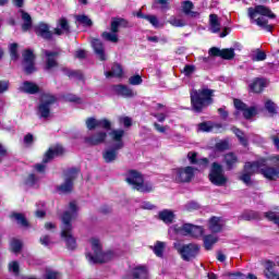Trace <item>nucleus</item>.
<instances>
[{
  "instance_id": "1",
  "label": "nucleus",
  "mask_w": 279,
  "mask_h": 279,
  "mask_svg": "<svg viewBox=\"0 0 279 279\" xmlns=\"http://www.w3.org/2000/svg\"><path fill=\"white\" fill-rule=\"evenodd\" d=\"M77 203L70 202L68 209L61 216V239L65 243L66 250L74 252L77 250V240L73 236V221L77 218Z\"/></svg>"
},
{
  "instance_id": "2",
  "label": "nucleus",
  "mask_w": 279,
  "mask_h": 279,
  "mask_svg": "<svg viewBox=\"0 0 279 279\" xmlns=\"http://www.w3.org/2000/svg\"><path fill=\"white\" fill-rule=\"evenodd\" d=\"M267 16L268 19H276V14L271 12V10L265 5H256L255 8H248V19L251 23H256L258 27L265 29L266 32H271L274 26L269 24L267 19L263 17Z\"/></svg>"
},
{
  "instance_id": "3",
  "label": "nucleus",
  "mask_w": 279,
  "mask_h": 279,
  "mask_svg": "<svg viewBox=\"0 0 279 279\" xmlns=\"http://www.w3.org/2000/svg\"><path fill=\"white\" fill-rule=\"evenodd\" d=\"M215 90L208 87H202L201 89H193L191 92V104L194 112H202L204 108L213 104V97Z\"/></svg>"
},
{
  "instance_id": "4",
  "label": "nucleus",
  "mask_w": 279,
  "mask_h": 279,
  "mask_svg": "<svg viewBox=\"0 0 279 279\" xmlns=\"http://www.w3.org/2000/svg\"><path fill=\"white\" fill-rule=\"evenodd\" d=\"M89 245L92 246L93 253H86V258L92 265H97V263H108V260L114 258V253L112 251L104 253L101 241L99 239H89Z\"/></svg>"
},
{
  "instance_id": "5",
  "label": "nucleus",
  "mask_w": 279,
  "mask_h": 279,
  "mask_svg": "<svg viewBox=\"0 0 279 279\" xmlns=\"http://www.w3.org/2000/svg\"><path fill=\"white\" fill-rule=\"evenodd\" d=\"M54 101L56 96L51 94H44L37 107V116L40 119H49V117H51V106H53Z\"/></svg>"
},
{
  "instance_id": "6",
  "label": "nucleus",
  "mask_w": 279,
  "mask_h": 279,
  "mask_svg": "<svg viewBox=\"0 0 279 279\" xmlns=\"http://www.w3.org/2000/svg\"><path fill=\"white\" fill-rule=\"evenodd\" d=\"M209 180L215 186H226V184H228V177H226L223 172V167L218 162L211 165Z\"/></svg>"
},
{
  "instance_id": "7",
  "label": "nucleus",
  "mask_w": 279,
  "mask_h": 279,
  "mask_svg": "<svg viewBox=\"0 0 279 279\" xmlns=\"http://www.w3.org/2000/svg\"><path fill=\"white\" fill-rule=\"evenodd\" d=\"M62 154H64V148L60 145L49 148L44 156L43 163L35 165V169L38 171V173H45L47 162H50V160H53V158L57 156H62Z\"/></svg>"
},
{
  "instance_id": "8",
  "label": "nucleus",
  "mask_w": 279,
  "mask_h": 279,
  "mask_svg": "<svg viewBox=\"0 0 279 279\" xmlns=\"http://www.w3.org/2000/svg\"><path fill=\"white\" fill-rule=\"evenodd\" d=\"M174 247L179 252L183 260H193V258H196L197 254H199V245L195 243L183 245L175 244Z\"/></svg>"
},
{
  "instance_id": "9",
  "label": "nucleus",
  "mask_w": 279,
  "mask_h": 279,
  "mask_svg": "<svg viewBox=\"0 0 279 279\" xmlns=\"http://www.w3.org/2000/svg\"><path fill=\"white\" fill-rule=\"evenodd\" d=\"M195 177V169L191 166L172 170V179L175 182H191Z\"/></svg>"
},
{
  "instance_id": "10",
  "label": "nucleus",
  "mask_w": 279,
  "mask_h": 279,
  "mask_svg": "<svg viewBox=\"0 0 279 279\" xmlns=\"http://www.w3.org/2000/svg\"><path fill=\"white\" fill-rule=\"evenodd\" d=\"M80 170L72 168L64 172V182L58 186L60 193H71L73 191V180L77 178Z\"/></svg>"
},
{
  "instance_id": "11",
  "label": "nucleus",
  "mask_w": 279,
  "mask_h": 279,
  "mask_svg": "<svg viewBox=\"0 0 279 279\" xmlns=\"http://www.w3.org/2000/svg\"><path fill=\"white\" fill-rule=\"evenodd\" d=\"M175 232L178 234H183V236H193L194 239H198V236L204 234V229L191 223H185L181 228H177Z\"/></svg>"
},
{
  "instance_id": "12",
  "label": "nucleus",
  "mask_w": 279,
  "mask_h": 279,
  "mask_svg": "<svg viewBox=\"0 0 279 279\" xmlns=\"http://www.w3.org/2000/svg\"><path fill=\"white\" fill-rule=\"evenodd\" d=\"M254 173H258V165L255 162H246L244 165V171L242 173V175L240 177V180L242 182H244V184H246L247 186H250V184H252V175H254Z\"/></svg>"
},
{
  "instance_id": "13",
  "label": "nucleus",
  "mask_w": 279,
  "mask_h": 279,
  "mask_svg": "<svg viewBox=\"0 0 279 279\" xmlns=\"http://www.w3.org/2000/svg\"><path fill=\"white\" fill-rule=\"evenodd\" d=\"M125 182L133 191H141V173L138 171H128L125 173Z\"/></svg>"
},
{
  "instance_id": "14",
  "label": "nucleus",
  "mask_w": 279,
  "mask_h": 279,
  "mask_svg": "<svg viewBox=\"0 0 279 279\" xmlns=\"http://www.w3.org/2000/svg\"><path fill=\"white\" fill-rule=\"evenodd\" d=\"M85 124L89 131H93L96 128H102L104 130H110V128H112V123L108 119L97 120L95 118H88Z\"/></svg>"
},
{
  "instance_id": "15",
  "label": "nucleus",
  "mask_w": 279,
  "mask_h": 279,
  "mask_svg": "<svg viewBox=\"0 0 279 279\" xmlns=\"http://www.w3.org/2000/svg\"><path fill=\"white\" fill-rule=\"evenodd\" d=\"M123 136H125V131L121 129H114L109 133V137L113 143L112 146L116 147V149H123L124 147Z\"/></svg>"
},
{
  "instance_id": "16",
  "label": "nucleus",
  "mask_w": 279,
  "mask_h": 279,
  "mask_svg": "<svg viewBox=\"0 0 279 279\" xmlns=\"http://www.w3.org/2000/svg\"><path fill=\"white\" fill-rule=\"evenodd\" d=\"M24 58V71L29 75L31 73H34L36 71V68L34 66V52L32 50H25L23 53Z\"/></svg>"
},
{
  "instance_id": "17",
  "label": "nucleus",
  "mask_w": 279,
  "mask_h": 279,
  "mask_svg": "<svg viewBox=\"0 0 279 279\" xmlns=\"http://www.w3.org/2000/svg\"><path fill=\"white\" fill-rule=\"evenodd\" d=\"M108 133H106L105 131H98L93 135L85 137V143H87L88 145H101L102 143H106Z\"/></svg>"
},
{
  "instance_id": "18",
  "label": "nucleus",
  "mask_w": 279,
  "mask_h": 279,
  "mask_svg": "<svg viewBox=\"0 0 279 279\" xmlns=\"http://www.w3.org/2000/svg\"><path fill=\"white\" fill-rule=\"evenodd\" d=\"M197 132H223V125L213 122H202L197 125Z\"/></svg>"
},
{
  "instance_id": "19",
  "label": "nucleus",
  "mask_w": 279,
  "mask_h": 279,
  "mask_svg": "<svg viewBox=\"0 0 279 279\" xmlns=\"http://www.w3.org/2000/svg\"><path fill=\"white\" fill-rule=\"evenodd\" d=\"M43 53L46 56V71H51V69H56V66H58V52L44 50Z\"/></svg>"
},
{
  "instance_id": "20",
  "label": "nucleus",
  "mask_w": 279,
  "mask_h": 279,
  "mask_svg": "<svg viewBox=\"0 0 279 279\" xmlns=\"http://www.w3.org/2000/svg\"><path fill=\"white\" fill-rule=\"evenodd\" d=\"M269 86V81L267 78H255L250 84V88L253 93H263L265 88Z\"/></svg>"
},
{
  "instance_id": "21",
  "label": "nucleus",
  "mask_w": 279,
  "mask_h": 279,
  "mask_svg": "<svg viewBox=\"0 0 279 279\" xmlns=\"http://www.w3.org/2000/svg\"><path fill=\"white\" fill-rule=\"evenodd\" d=\"M119 149L116 146H112V148H106L102 151V158L105 160V162L110 163V162H114V160H117V158H119Z\"/></svg>"
},
{
  "instance_id": "22",
  "label": "nucleus",
  "mask_w": 279,
  "mask_h": 279,
  "mask_svg": "<svg viewBox=\"0 0 279 279\" xmlns=\"http://www.w3.org/2000/svg\"><path fill=\"white\" fill-rule=\"evenodd\" d=\"M187 159L190 160L191 165H197L201 169H206L208 167V158H201L197 159V153L190 151L187 154Z\"/></svg>"
},
{
  "instance_id": "23",
  "label": "nucleus",
  "mask_w": 279,
  "mask_h": 279,
  "mask_svg": "<svg viewBox=\"0 0 279 279\" xmlns=\"http://www.w3.org/2000/svg\"><path fill=\"white\" fill-rule=\"evenodd\" d=\"M54 34L57 36H62V34H71V26L69 25V21L66 19L59 20L57 27L54 28Z\"/></svg>"
},
{
  "instance_id": "24",
  "label": "nucleus",
  "mask_w": 279,
  "mask_h": 279,
  "mask_svg": "<svg viewBox=\"0 0 279 279\" xmlns=\"http://www.w3.org/2000/svg\"><path fill=\"white\" fill-rule=\"evenodd\" d=\"M209 31L211 34H219V32H221V22L217 14L209 15Z\"/></svg>"
},
{
  "instance_id": "25",
  "label": "nucleus",
  "mask_w": 279,
  "mask_h": 279,
  "mask_svg": "<svg viewBox=\"0 0 279 279\" xmlns=\"http://www.w3.org/2000/svg\"><path fill=\"white\" fill-rule=\"evenodd\" d=\"M92 47L99 60H106V52L104 50V44L99 39L92 40Z\"/></svg>"
},
{
  "instance_id": "26",
  "label": "nucleus",
  "mask_w": 279,
  "mask_h": 279,
  "mask_svg": "<svg viewBox=\"0 0 279 279\" xmlns=\"http://www.w3.org/2000/svg\"><path fill=\"white\" fill-rule=\"evenodd\" d=\"M35 32L37 34V36H41V38H45L46 40L51 39V32L49 31V25L45 24V23H40L39 25H37L35 27Z\"/></svg>"
},
{
  "instance_id": "27",
  "label": "nucleus",
  "mask_w": 279,
  "mask_h": 279,
  "mask_svg": "<svg viewBox=\"0 0 279 279\" xmlns=\"http://www.w3.org/2000/svg\"><path fill=\"white\" fill-rule=\"evenodd\" d=\"M264 275L267 279L278 278V272H276V264L274 262H266Z\"/></svg>"
},
{
  "instance_id": "28",
  "label": "nucleus",
  "mask_w": 279,
  "mask_h": 279,
  "mask_svg": "<svg viewBox=\"0 0 279 279\" xmlns=\"http://www.w3.org/2000/svg\"><path fill=\"white\" fill-rule=\"evenodd\" d=\"M158 217L160 221H163V223H173V220L175 219V214L171 211L170 209H163L159 211Z\"/></svg>"
},
{
  "instance_id": "29",
  "label": "nucleus",
  "mask_w": 279,
  "mask_h": 279,
  "mask_svg": "<svg viewBox=\"0 0 279 279\" xmlns=\"http://www.w3.org/2000/svg\"><path fill=\"white\" fill-rule=\"evenodd\" d=\"M223 162L227 169L230 171L233 167H236V162H239V158L234 153H228L225 155Z\"/></svg>"
},
{
  "instance_id": "30",
  "label": "nucleus",
  "mask_w": 279,
  "mask_h": 279,
  "mask_svg": "<svg viewBox=\"0 0 279 279\" xmlns=\"http://www.w3.org/2000/svg\"><path fill=\"white\" fill-rule=\"evenodd\" d=\"M223 228V220L219 217H213L209 220V230L211 232H221Z\"/></svg>"
},
{
  "instance_id": "31",
  "label": "nucleus",
  "mask_w": 279,
  "mask_h": 279,
  "mask_svg": "<svg viewBox=\"0 0 279 279\" xmlns=\"http://www.w3.org/2000/svg\"><path fill=\"white\" fill-rule=\"evenodd\" d=\"M113 90L117 95H121V97H134V92L125 85H116Z\"/></svg>"
},
{
  "instance_id": "32",
  "label": "nucleus",
  "mask_w": 279,
  "mask_h": 279,
  "mask_svg": "<svg viewBox=\"0 0 279 279\" xmlns=\"http://www.w3.org/2000/svg\"><path fill=\"white\" fill-rule=\"evenodd\" d=\"M20 90H22L23 93H28L29 95H35V93H38L39 87L35 83L26 81L20 87Z\"/></svg>"
},
{
  "instance_id": "33",
  "label": "nucleus",
  "mask_w": 279,
  "mask_h": 279,
  "mask_svg": "<svg viewBox=\"0 0 279 279\" xmlns=\"http://www.w3.org/2000/svg\"><path fill=\"white\" fill-rule=\"evenodd\" d=\"M182 10L186 16H191L192 19H197L199 16L198 12L192 11L193 10V2L191 1H185L182 4Z\"/></svg>"
},
{
  "instance_id": "34",
  "label": "nucleus",
  "mask_w": 279,
  "mask_h": 279,
  "mask_svg": "<svg viewBox=\"0 0 279 279\" xmlns=\"http://www.w3.org/2000/svg\"><path fill=\"white\" fill-rule=\"evenodd\" d=\"M141 19H145V21H148V23H150V25H153V27H155V29H160L162 27H165V24L160 23V21H158V17L156 15H141Z\"/></svg>"
},
{
  "instance_id": "35",
  "label": "nucleus",
  "mask_w": 279,
  "mask_h": 279,
  "mask_svg": "<svg viewBox=\"0 0 279 279\" xmlns=\"http://www.w3.org/2000/svg\"><path fill=\"white\" fill-rule=\"evenodd\" d=\"M106 77H121L123 69L119 64H114L110 72L105 73Z\"/></svg>"
},
{
  "instance_id": "36",
  "label": "nucleus",
  "mask_w": 279,
  "mask_h": 279,
  "mask_svg": "<svg viewBox=\"0 0 279 279\" xmlns=\"http://www.w3.org/2000/svg\"><path fill=\"white\" fill-rule=\"evenodd\" d=\"M154 191V184L147 179H141V193H151Z\"/></svg>"
},
{
  "instance_id": "37",
  "label": "nucleus",
  "mask_w": 279,
  "mask_h": 279,
  "mask_svg": "<svg viewBox=\"0 0 279 279\" xmlns=\"http://www.w3.org/2000/svg\"><path fill=\"white\" fill-rule=\"evenodd\" d=\"M21 14H22V21H24L22 25V29L23 32H27V29L32 28V16L24 11H21Z\"/></svg>"
},
{
  "instance_id": "38",
  "label": "nucleus",
  "mask_w": 279,
  "mask_h": 279,
  "mask_svg": "<svg viewBox=\"0 0 279 279\" xmlns=\"http://www.w3.org/2000/svg\"><path fill=\"white\" fill-rule=\"evenodd\" d=\"M168 23L172 25V27H186V21L178 16H171L168 20Z\"/></svg>"
},
{
  "instance_id": "39",
  "label": "nucleus",
  "mask_w": 279,
  "mask_h": 279,
  "mask_svg": "<svg viewBox=\"0 0 279 279\" xmlns=\"http://www.w3.org/2000/svg\"><path fill=\"white\" fill-rule=\"evenodd\" d=\"M219 241V238L217 235H206L204 238V246L205 250H213V245Z\"/></svg>"
},
{
  "instance_id": "40",
  "label": "nucleus",
  "mask_w": 279,
  "mask_h": 279,
  "mask_svg": "<svg viewBox=\"0 0 279 279\" xmlns=\"http://www.w3.org/2000/svg\"><path fill=\"white\" fill-rule=\"evenodd\" d=\"M251 60H253V62H263L267 60V54L265 53V51H260L259 49H257L252 53Z\"/></svg>"
},
{
  "instance_id": "41",
  "label": "nucleus",
  "mask_w": 279,
  "mask_h": 279,
  "mask_svg": "<svg viewBox=\"0 0 279 279\" xmlns=\"http://www.w3.org/2000/svg\"><path fill=\"white\" fill-rule=\"evenodd\" d=\"M231 130L233 134H235V136L239 138L241 145H243L244 147H247V138L243 136V132L234 126Z\"/></svg>"
},
{
  "instance_id": "42",
  "label": "nucleus",
  "mask_w": 279,
  "mask_h": 279,
  "mask_svg": "<svg viewBox=\"0 0 279 279\" xmlns=\"http://www.w3.org/2000/svg\"><path fill=\"white\" fill-rule=\"evenodd\" d=\"M12 217L23 228H27V226H29V222H27V219H25V216H23V214H13Z\"/></svg>"
},
{
  "instance_id": "43",
  "label": "nucleus",
  "mask_w": 279,
  "mask_h": 279,
  "mask_svg": "<svg viewBox=\"0 0 279 279\" xmlns=\"http://www.w3.org/2000/svg\"><path fill=\"white\" fill-rule=\"evenodd\" d=\"M122 25H125V20L117 19L111 22V32L113 34H117L119 32V28L122 27Z\"/></svg>"
},
{
  "instance_id": "44",
  "label": "nucleus",
  "mask_w": 279,
  "mask_h": 279,
  "mask_svg": "<svg viewBox=\"0 0 279 279\" xmlns=\"http://www.w3.org/2000/svg\"><path fill=\"white\" fill-rule=\"evenodd\" d=\"M220 58H223V60H232V58H234V49H222L220 52Z\"/></svg>"
},
{
  "instance_id": "45",
  "label": "nucleus",
  "mask_w": 279,
  "mask_h": 279,
  "mask_svg": "<svg viewBox=\"0 0 279 279\" xmlns=\"http://www.w3.org/2000/svg\"><path fill=\"white\" fill-rule=\"evenodd\" d=\"M154 253L162 258V254L165 253V242H157L154 246Z\"/></svg>"
},
{
  "instance_id": "46",
  "label": "nucleus",
  "mask_w": 279,
  "mask_h": 279,
  "mask_svg": "<svg viewBox=\"0 0 279 279\" xmlns=\"http://www.w3.org/2000/svg\"><path fill=\"white\" fill-rule=\"evenodd\" d=\"M265 217L269 221H274V223L279 227V215L277 211H268L265 214Z\"/></svg>"
},
{
  "instance_id": "47",
  "label": "nucleus",
  "mask_w": 279,
  "mask_h": 279,
  "mask_svg": "<svg viewBox=\"0 0 279 279\" xmlns=\"http://www.w3.org/2000/svg\"><path fill=\"white\" fill-rule=\"evenodd\" d=\"M102 38L105 40H108L109 43H118L119 41V37L117 36V33L105 32V33H102Z\"/></svg>"
},
{
  "instance_id": "48",
  "label": "nucleus",
  "mask_w": 279,
  "mask_h": 279,
  "mask_svg": "<svg viewBox=\"0 0 279 279\" xmlns=\"http://www.w3.org/2000/svg\"><path fill=\"white\" fill-rule=\"evenodd\" d=\"M76 21L86 27H90V25H93V21H90V19H88L86 15H77Z\"/></svg>"
},
{
  "instance_id": "49",
  "label": "nucleus",
  "mask_w": 279,
  "mask_h": 279,
  "mask_svg": "<svg viewBox=\"0 0 279 279\" xmlns=\"http://www.w3.org/2000/svg\"><path fill=\"white\" fill-rule=\"evenodd\" d=\"M141 278V267H135L131 269L128 274V279H140Z\"/></svg>"
},
{
  "instance_id": "50",
  "label": "nucleus",
  "mask_w": 279,
  "mask_h": 279,
  "mask_svg": "<svg viewBox=\"0 0 279 279\" xmlns=\"http://www.w3.org/2000/svg\"><path fill=\"white\" fill-rule=\"evenodd\" d=\"M243 112V117L244 119H252V117H255L256 114V108L254 107H250V108H244Z\"/></svg>"
},
{
  "instance_id": "51",
  "label": "nucleus",
  "mask_w": 279,
  "mask_h": 279,
  "mask_svg": "<svg viewBox=\"0 0 279 279\" xmlns=\"http://www.w3.org/2000/svg\"><path fill=\"white\" fill-rule=\"evenodd\" d=\"M22 247H23V242H21L20 240L13 239L11 241V250L15 254L19 253V251L22 250Z\"/></svg>"
},
{
  "instance_id": "52",
  "label": "nucleus",
  "mask_w": 279,
  "mask_h": 279,
  "mask_svg": "<svg viewBox=\"0 0 279 279\" xmlns=\"http://www.w3.org/2000/svg\"><path fill=\"white\" fill-rule=\"evenodd\" d=\"M19 45L17 44H11L10 45V53H11V60H19Z\"/></svg>"
},
{
  "instance_id": "53",
  "label": "nucleus",
  "mask_w": 279,
  "mask_h": 279,
  "mask_svg": "<svg viewBox=\"0 0 279 279\" xmlns=\"http://www.w3.org/2000/svg\"><path fill=\"white\" fill-rule=\"evenodd\" d=\"M265 108L270 114H276V104L271 100H266Z\"/></svg>"
},
{
  "instance_id": "54",
  "label": "nucleus",
  "mask_w": 279,
  "mask_h": 279,
  "mask_svg": "<svg viewBox=\"0 0 279 279\" xmlns=\"http://www.w3.org/2000/svg\"><path fill=\"white\" fill-rule=\"evenodd\" d=\"M197 208H199V205L196 202H189L184 205V210H187L189 213L197 210Z\"/></svg>"
},
{
  "instance_id": "55",
  "label": "nucleus",
  "mask_w": 279,
  "mask_h": 279,
  "mask_svg": "<svg viewBox=\"0 0 279 279\" xmlns=\"http://www.w3.org/2000/svg\"><path fill=\"white\" fill-rule=\"evenodd\" d=\"M233 104H234V107L241 112H243L247 108V105L239 99H234Z\"/></svg>"
},
{
  "instance_id": "56",
  "label": "nucleus",
  "mask_w": 279,
  "mask_h": 279,
  "mask_svg": "<svg viewBox=\"0 0 279 279\" xmlns=\"http://www.w3.org/2000/svg\"><path fill=\"white\" fill-rule=\"evenodd\" d=\"M36 182H38V179H36V175L29 174L26 179V186H36Z\"/></svg>"
},
{
  "instance_id": "57",
  "label": "nucleus",
  "mask_w": 279,
  "mask_h": 279,
  "mask_svg": "<svg viewBox=\"0 0 279 279\" xmlns=\"http://www.w3.org/2000/svg\"><path fill=\"white\" fill-rule=\"evenodd\" d=\"M141 208H142V210H154V208H156V205H154L147 201H144V202H142Z\"/></svg>"
},
{
  "instance_id": "58",
  "label": "nucleus",
  "mask_w": 279,
  "mask_h": 279,
  "mask_svg": "<svg viewBox=\"0 0 279 279\" xmlns=\"http://www.w3.org/2000/svg\"><path fill=\"white\" fill-rule=\"evenodd\" d=\"M183 73L186 76L193 75V73H195V65H185L183 69Z\"/></svg>"
},
{
  "instance_id": "59",
  "label": "nucleus",
  "mask_w": 279,
  "mask_h": 279,
  "mask_svg": "<svg viewBox=\"0 0 279 279\" xmlns=\"http://www.w3.org/2000/svg\"><path fill=\"white\" fill-rule=\"evenodd\" d=\"M129 82L132 84V86H138V84H141V75L131 76Z\"/></svg>"
},
{
  "instance_id": "60",
  "label": "nucleus",
  "mask_w": 279,
  "mask_h": 279,
  "mask_svg": "<svg viewBox=\"0 0 279 279\" xmlns=\"http://www.w3.org/2000/svg\"><path fill=\"white\" fill-rule=\"evenodd\" d=\"M9 271H12L13 274H19V262H11L9 264Z\"/></svg>"
},
{
  "instance_id": "61",
  "label": "nucleus",
  "mask_w": 279,
  "mask_h": 279,
  "mask_svg": "<svg viewBox=\"0 0 279 279\" xmlns=\"http://www.w3.org/2000/svg\"><path fill=\"white\" fill-rule=\"evenodd\" d=\"M229 278H231V279H247V276L243 275L242 272H230Z\"/></svg>"
},
{
  "instance_id": "62",
  "label": "nucleus",
  "mask_w": 279,
  "mask_h": 279,
  "mask_svg": "<svg viewBox=\"0 0 279 279\" xmlns=\"http://www.w3.org/2000/svg\"><path fill=\"white\" fill-rule=\"evenodd\" d=\"M40 243H41V245H45L46 247L49 246V245H51V236H49V235H43V236L40 238Z\"/></svg>"
},
{
  "instance_id": "63",
  "label": "nucleus",
  "mask_w": 279,
  "mask_h": 279,
  "mask_svg": "<svg viewBox=\"0 0 279 279\" xmlns=\"http://www.w3.org/2000/svg\"><path fill=\"white\" fill-rule=\"evenodd\" d=\"M216 149H218L219 151H223L226 149H228V142L222 141L216 144Z\"/></svg>"
},
{
  "instance_id": "64",
  "label": "nucleus",
  "mask_w": 279,
  "mask_h": 279,
  "mask_svg": "<svg viewBox=\"0 0 279 279\" xmlns=\"http://www.w3.org/2000/svg\"><path fill=\"white\" fill-rule=\"evenodd\" d=\"M141 278L142 279H149V272L146 266L141 267Z\"/></svg>"
}]
</instances>
